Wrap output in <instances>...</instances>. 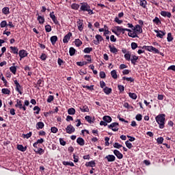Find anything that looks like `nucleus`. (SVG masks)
<instances>
[{"label": "nucleus", "instance_id": "nucleus-1", "mask_svg": "<svg viewBox=\"0 0 175 175\" xmlns=\"http://www.w3.org/2000/svg\"><path fill=\"white\" fill-rule=\"evenodd\" d=\"M116 29L118 32H122V33H125V31H126L128 33V36L130 38H139V36H137V33L135 32V31H133L132 32V29H128V28H122L121 27H117Z\"/></svg>", "mask_w": 175, "mask_h": 175}, {"label": "nucleus", "instance_id": "nucleus-2", "mask_svg": "<svg viewBox=\"0 0 175 175\" xmlns=\"http://www.w3.org/2000/svg\"><path fill=\"white\" fill-rule=\"evenodd\" d=\"M166 116L165 113L159 114L157 116H156L155 120L157 124H159V128L160 129H163L165 128V120Z\"/></svg>", "mask_w": 175, "mask_h": 175}, {"label": "nucleus", "instance_id": "nucleus-3", "mask_svg": "<svg viewBox=\"0 0 175 175\" xmlns=\"http://www.w3.org/2000/svg\"><path fill=\"white\" fill-rule=\"evenodd\" d=\"M81 5L80 10L81 12H88V14H94V12L91 10V7L88 5V3H81Z\"/></svg>", "mask_w": 175, "mask_h": 175}, {"label": "nucleus", "instance_id": "nucleus-4", "mask_svg": "<svg viewBox=\"0 0 175 175\" xmlns=\"http://www.w3.org/2000/svg\"><path fill=\"white\" fill-rule=\"evenodd\" d=\"M127 25L128 28H131L132 31H135L137 33H143V29L140 25H136L135 26H133L132 23H128Z\"/></svg>", "mask_w": 175, "mask_h": 175}, {"label": "nucleus", "instance_id": "nucleus-5", "mask_svg": "<svg viewBox=\"0 0 175 175\" xmlns=\"http://www.w3.org/2000/svg\"><path fill=\"white\" fill-rule=\"evenodd\" d=\"M118 122H113L111 124L108 125L109 129H111L113 132H117L118 131V126H119Z\"/></svg>", "mask_w": 175, "mask_h": 175}, {"label": "nucleus", "instance_id": "nucleus-6", "mask_svg": "<svg viewBox=\"0 0 175 175\" xmlns=\"http://www.w3.org/2000/svg\"><path fill=\"white\" fill-rule=\"evenodd\" d=\"M75 131H76V129L72 124L68 125L66 128V132L69 135H72V133H75Z\"/></svg>", "mask_w": 175, "mask_h": 175}, {"label": "nucleus", "instance_id": "nucleus-7", "mask_svg": "<svg viewBox=\"0 0 175 175\" xmlns=\"http://www.w3.org/2000/svg\"><path fill=\"white\" fill-rule=\"evenodd\" d=\"M154 32L157 33L156 36L157 38H160V39H163V36H165V35H166V32L163 31H159L157 29L154 30Z\"/></svg>", "mask_w": 175, "mask_h": 175}, {"label": "nucleus", "instance_id": "nucleus-8", "mask_svg": "<svg viewBox=\"0 0 175 175\" xmlns=\"http://www.w3.org/2000/svg\"><path fill=\"white\" fill-rule=\"evenodd\" d=\"M18 55L21 58V59H23V58H25V57H28V52L24 49H21L18 52Z\"/></svg>", "mask_w": 175, "mask_h": 175}, {"label": "nucleus", "instance_id": "nucleus-9", "mask_svg": "<svg viewBox=\"0 0 175 175\" xmlns=\"http://www.w3.org/2000/svg\"><path fill=\"white\" fill-rule=\"evenodd\" d=\"M70 38H72V32H68L66 36H64L63 38V43H69Z\"/></svg>", "mask_w": 175, "mask_h": 175}, {"label": "nucleus", "instance_id": "nucleus-10", "mask_svg": "<svg viewBox=\"0 0 175 175\" xmlns=\"http://www.w3.org/2000/svg\"><path fill=\"white\" fill-rule=\"evenodd\" d=\"M113 154L118 159H122L124 158V154H122V153H121L118 150H114Z\"/></svg>", "mask_w": 175, "mask_h": 175}, {"label": "nucleus", "instance_id": "nucleus-11", "mask_svg": "<svg viewBox=\"0 0 175 175\" xmlns=\"http://www.w3.org/2000/svg\"><path fill=\"white\" fill-rule=\"evenodd\" d=\"M105 159L107 160V162H114V161H116V156L113 154H108L105 157Z\"/></svg>", "mask_w": 175, "mask_h": 175}, {"label": "nucleus", "instance_id": "nucleus-12", "mask_svg": "<svg viewBox=\"0 0 175 175\" xmlns=\"http://www.w3.org/2000/svg\"><path fill=\"white\" fill-rule=\"evenodd\" d=\"M103 92H105V94L106 95H110V94H111V92H113V90L111 89V88H109L107 86H105L103 89Z\"/></svg>", "mask_w": 175, "mask_h": 175}, {"label": "nucleus", "instance_id": "nucleus-13", "mask_svg": "<svg viewBox=\"0 0 175 175\" xmlns=\"http://www.w3.org/2000/svg\"><path fill=\"white\" fill-rule=\"evenodd\" d=\"M131 62L132 65H136V63L137 62V59H139V56H136L135 55H131Z\"/></svg>", "mask_w": 175, "mask_h": 175}, {"label": "nucleus", "instance_id": "nucleus-14", "mask_svg": "<svg viewBox=\"0 0 175 175\" xmlns=\"http://www.w3.org/2000/svg\"><path fill=\"white\" fill-rule=\"evenodd\" d=\"M77 143L79 144V146H83L85 144V141H84V139L83 137H78L77 139Z\"/></svg>", "mask_w": 175, "mask_h": 175}, {"label": "nucleus", "instance_id": "nucleus-15", "mask_svg": "<svg viewBox=\"0 0 175 175\" xmlns=\"http://www.w3.org/2000/svg\"><path fill=\"white\" fill-rule=\"evenodd\" d=\"M103 120L105 121L107 124H110L113 121V118L110 117V116H105L103 117Z\"/></svg>", "mask_w": 175, "mask_h": 175}, {"label": "nucleus", "instance_id": "nucleus-16", "mask_svg": "<svg viewBox=\"0 0 175 175\" xmlns=\"http://www.w3.org/2000/svg\"><path fill=\"white\" fill-rule=\"evenodd\" d=\"M16 148L18 151H21L22 152H25V151H27V146L24 147L22 144H18Z\"/></svg>", "mask_w": 175, "mask_h": 175}, {"label": "nucleus", "instance_id": "nucleus-17", "mask_svg": "<svg viewBox=\"0 0 175 175\" xmlns=\"http://www.w3.org/2000/svg\"><path fill=\"white\" fill-rule=\"evenodd\" d=\"M95 161H91L89 162H86L85 166H86L87 167H95Z\"/></svg>", "mask_w": 175, "mask_h": 175}, {"label": "nucleus", "instance_id": "nucleus-18", "mask_svg": "<svg viewBox=\"0 0 175 175\" xmlns=\"http://www.w3.org/2000/svg\"><path fill=\"white\" fill-rule=\"evenodd\" d=\"M36 129H43L44 128V123L43 122H38L36 126Z\"/></svg>", "mask_w": 175, "mask_h": 175}, {"label": "nucleus", "instance_id": "nucleus-19", "mask_svg": "<svg viewBox=\"0 0 175 175\" xmlns=\"http://www.w3.org/2000/svg\"><path fill=\"white\" fill-rule=\"evenodd\" d=\"M161 15L163 16V17H168V18H170V17H172V14L166 11H161Z\"/></svg>", "mask_w": 175, "mask_h": 175}, {"label": "nucleus", "instance_id": "nucleus-20", "mask_svg": "<svg viewBox=\"0 0 175 175\" xmlns=\"http://www.w3.org/2000/svg\"><path fill=\"white\" fill-rule=\"evenodd\" d=\"M109 49L113 54H117L118 53V49L114 46H111V45H109Z\"/></svg>", "mask_w": 175, "mask_h": 175}, {"label": "nucleus", "instance_id": "nucleus-21", "mask_svg": "<svg viewBox=\"0 0 175 175\" xmlns=\"http://www.w3.org/2000/svg\"><path fill=\"white\" fill-rule=\"evenodd\" d=\"M58 40V37L57 36H53L51 37V42L54 46L55 43H57V41Z\"/></svg>", "mask_w": 175, "mask_h": 175}, {"label": "nucleus", "instance_id": "nucleus-22", "mask_svg": "<svg viewBox=\"0 0 175 175\" xmlns=\"http://www.w3.org/2000/svg\"><path fill=\"white\" fill-rule=\"evenodd\" d=\"M77 51H76V49L73 47H70L69 49V55L70 57H73V55H75L76 54V52Z\"/></svg>", "mask_w": 175, "mask_h": 175}, {"label": "nucleus", "instance_id": "nucleus-23", "mask_svg": "<svg viewBox=\"0 0 175 175\" xmlns=\"http://www.w3.org/2000/svg\"><path fill=\"white\" fill-rule=\"evenodd\" d=\"M68 113L70 116H75V114H76V109H75L73 107H71L68 109Z\"/></svg>", "mask_w": 175, "mask_h": 175}, {"label": "nucleus", "instance_id": "nucleus-24", "mask_svg": "<svg viewBox=\"0 0 175 175\" xmlns=\"http://www.w3.org/2000/svg\"><path fill=\"white\" fill-rule=\"evenodd\" d=\"M139 5H140V6L144 8V9H146V8H147V1H146V0H140Z\"/></svg>", "mask_w": 175, "mask_h": 175}, {"label": "nucleus", "instance_id": "nucleus-25", "mask_svg": "<svg viewBox=\"0 0 175 175\" xmlns=\"http://www.w3.org/2000/svg\"><path fill=\"white\" fill-rule=\"evenodd\" d=\"M111 76L113 79H118V75H117V71L116 70H113L111 71Z\"/></svg>", "mask_w": 175, "mask_h": 175}, {"label": "nucleus", "instance_id": "nucleus-26", "mask_svg": "<svg viewBox=\"0 0 175 175\" xmlns=\"http://www.w3.org/2000/svg\"><path fill=\"white\" fill-rule=\"evenodd\" d=\"M81 111L82 113H88L90 111V109L87 105L83 106L82 108H80Z\"/></svg>", "mask_w": 175, "mask_h": 175}, {"label": "nucleus", "instance_id": "nucleus-27", "mask_svg": "<svg viewBox=\"0 0 175 175\" xmlns=\"http://www.w3.org/2000/svg\"><path fill=\"white\" fill-rule=\"evenodd\" d=\"M34 152H36V154H39L40 155H42V154H44V150H43V148H40L38 149V150H33Z\"/></svg>", "mask_w": 175, "mask_h": 175}, {"label": "nucleus", "instance_id": "nucleus-28", "mask_svg": "<svg viewBox=\"0 0 175 175\" xmlns=\"http://www.w3.org/2000/svg\"><path fill=\"white\" fill-rule=\"evenodd\" d=\"M10 50H12L13 54H18V48L16 46H10Z\"/></svg>", "mask_w": 175, "mask_h": 175}, {"label": "nucleus", "instance_id": "nucleus-29", "mask_svg": "<svg viewBox=\"0 0 175 175\" xmlns=\"http://www.w3.org/2000/svg\"><path fill=\"white\" fill-rule=\"evenodd\" d=\"M75 46H77V47H80V46H81L83 44V42L81 40H80V39H75Z\"/></svg>", "mask_w": 175, "mask_h": 175}, {"label": "nucleus", "instance_id": "nucleus-30", "mask_svg": "<svg viewBox=\"0 0 175 175\" xmlns=\"http://www.w3.org/2000/svg\"><path fill=\"white\" fill-rule=\"evenodd\" d=\"M23 105V100L17 99L16 104L15 105V107H18L20 109Z\"/></svg>", "mask_w": 175, "mask_h": 175}, {"label": "nucleus", "instance_id": "nucleus-31", "mask_svg": "<svg viewBox=\"0 0 175 175\" xmlns=\"http://www.w3.org/2000/svg\"><path fill=\"white\" fill-rule=\"evenodd\" d=\"M129 96L131 99H134V100L137 99V94H136L135 93L129 92Z\"/></svg>", "mask_w": 175, "mask_h": 175}, {"label": "nucleus", "instance_id": "nucleus-32", "mask_svg": "<svg viewBox=\"0 0 175 175\" xmlns=\"http://www.w3.org/2000/svg\"><path fill=\"white\" fill-rule=\"evenodd\" d=\"M85 120L89 122V124H94V120H92V117L90 116H86Z\"/></svg>", "mask_w": 175, "mask_h": 175}, {"label": "nucleus", "instance_id": "nucleus-33", "mask_svg": "<svg viewBox=\"0 0 175 175\" xmlns=\"http://www.w3.org/2000/svg\"><path fill=\"white\" fill-rule=\"evenodd\" d=\"M31 136H32V132H31V131L27 134L22 135V137H23V139H29V137H31Z\"/></svg>", "mask_w": 175, "mask_h": 175}, {"label": "nucleus", "instance_id": "nucleus-34", "mask_svg": "<svg viewBox=\"0 0 175 175\" xmlns=\"http://www.w3.org/2000/svg\"><path fill=\"white\" fill-rule=\"evenodd\" d=\"M33 110L34 111V114H39V113L40 112V107H39V106H35L33 108Z\"/></svg>", "mask_w": 175, "mask_h": 175}, {"label": "nucleus", "instance_id": "nucleus-35", "mask_svg": "<svg viewBox=\"0 0 175 175\" xmlns=\"http://www.w3.org/2000/svg\"><path fill=\"white\" fill-rule=\"evenodd\" d=\"M64 166H75V163L72 161H63Z\"/></svg>", "mask_w": 175, "mask_h": 175}, {"label": "nucleus", "instance_id": "nucleus-36", "mask_svg": "<svg viewBox=\"0 0 175 175\" xmlns=\"http://www.w3.org/2000/svg\"><path fill=\"white\" fill-rule=\"evenodd\" d=\"M83 88H87V90H89L90 91H94V85H82Z\"/></svg>", "mask_w": 175, "mask_h": 175}, {"label": "nucleus", "instance_id": "nucleus-37", "mask_svg": "<svg viewBox=\"0 0 175 175\" xmlns=\"http://www.w3.org/2000/svg\"><path fill=\"white\" fill-rule=\"evenodd\" d=\"M2 94H4L5 95H9L10 94V90L8 88H3L1 90Z\"/></svg>", "mask_w": 175, "mask_h": 175}, {"label": "nucleus", "instance_id": "nucleus-38", "mask_svg": "<svg viewBox=\"0 0 175 175\" xmlns=\"http://www.w3.org/2000/svg\"><path fill=\"white\" fill-rule=\"evenodd\" d=\"M10 70L12 72V73H13V75H16V72H17V67L12 66L10 67Z\"/></svg>", "mask_w": 175, "mask_h": 175}, {"label": "nucleus", "instance_id": "nucleus-39", "mask_svg": "<svg viewBox=\"0 0 175 175\" xmlns=\"http://www.w3.org/2000/svg\"><path fill=\"white\" fill-rule=\"evenodd\" d=\"M79 8H80V5L77 3H72L71 5V8L73 9L74 10H79Z\"/></svg>", "mask_w": 175, "mask_h": 175}, {"label": "nucleus", "instance_id": "nucleus-40", "mask_svg": "<svg viewBox=\"0 0 175 175\" xmlns=\"http://www.w3.org/2000/svg\"><path fill=\"white\" fill-rule=\"evenodd\" d=\"M91 51H92V47H87V48H85L83 50V53H85V54H90Z\"/></svg>", "mask_w": 175, "mask_h": 175}, {"label": "nucleus", "instance_id": "nucleus-41", "mask_svg": "<svg viewBox=\"0 0 175 175\" xmlns=\"http://www.w3.org/2000/svg\"><path fill=\"white\" fill-rule=\"evenodd\" d=\"M96 40L100 43V42H102L103 40V37H102V36L99 35V34H96L95 36Z\"/></svg>", "mask_w": 175, "mask_h": 175}, {"label": "nucleus", "instance_id": "nucleus-42", "mask_svg": "<svg viewBox=\"0 0 175 175\" xmlns=\"http://www.w3.org/2000/svg\"><path fill=\"white\" fill-rule=\"evenodd\" d=\"M124 58L126 61H131V53H129V51L124 54Z\"/></svg>", "mask_w": 175, "mask_h": 175}, {"label": "nucleus", "instance_id": "nucleus-43", "mask_svg": "<svg viewBox=\"0 0 175 175\" xmlns=\"http://www.w3.org/2000/svg\"><path fill=\"white\" fill-rule=\"evenodd\" d=\"M167 42H170L173 41V36H172V33H168L167 36Z\"/></svg>", "mask_w": 175, "mask_h": 175}, {"label": "nucleus", "instance_id": "nucleus-44", "mask_svg": "<svg viewBox=\"0 0 175 175\" xmlns=\"http://www.w3.org/2000/svg\"><path fill=\"white\" fill-rule=\"evenodd\" d=\"M54 100V96H53V95H49V96H48V98H47V100H46V102L48 103H51V102H53Z\"/></svg>", "mask_w": 175, "mask_h": 175}, {"label": "nucleus", "instance_id": "nucleus-45", "mask_svg": "<svg viewBox=\"0 0 175 175\" xmlns=\"http://www.w3.org/2000/svg\"><path fill=\"white\" fill-rule=\"evenodd\" d=\"M2 12L3 13V14H9V13H10V12L9 11V8L8 7H5L2 9Z\"/></svg>", "mask_w": 175, "mask_h": 175}, {"label": "nucleus", "instance_id": "nucleus-46", "mask_svg": "<svg viewBox=\"0 0 175 175\" xmlns=\"http://www.w3.org/2000/svg\"><path fill=\"white\" fill-rule=\"evenodd\" d=\"M88 62H77V66H84V65H87Z\"/></svg>", "mask_w": 175, "mask_h": 175}, {"label": "nucleus", "instance_id": "nucleus-47", "mask_svg": "<svg viewBox=\"0 0 175 175\" xmlns=\"http://www.w3.org/2000/svg\"><path fill=\"white\" fill-rule=\"evenodd\" d=\"M131 46L132 50H136V49L139 47V46L137 45V43L136 42H131Z\"/></svg>", "mask_w": 175, "mask_h": 175}, {"label": "nucleus", "instance_id": "nucleus-48", "mask_svg": "<svg viewBox=\"0 0 175 175\" xmlns=\"http://www.w3.org/2000/svg\"><path fill=\"white\" fill-rule=\"evenodd\" d=\"M0 79H1L2 81L5 83V85L6 87V84H8V81H6L5 77H3V74L0 73Z\"/></svg>", "mask_w": 175, "mask_h": 175}, {"label": "nucleus", "instance_id": "nucleus-49", "mask_svg": "<svg viewBox=\"0 0 175 175\" xmlns=\"http://www.w3.org/2000/svg\"><path fill=\"white\" fill-rule=\"evenodd\" d=\"M57 64H58L59 66H62V65H64L65 62L64 60H62V59L59 57L57 59Z\"/></svg>", "mask_w": 175, "mask_h": 175}, {"label": "nucleus", "instance_id": "nucleus-50", "mask_svg": "<svg viewBox=\"0 0 175 175\" xmlns=\"http://www.w3.org/2000/svg\"><path fill=\"white\" fill-rule=\"evenodd\" d=\"M118 88L120 93L124 92V91H125V87H124V85H118Z\"/></svg>", "mask_w": 175, "mask_h": 175}, {"label": "nucleus", "instance_id": "nucleus-51", "mask_svg": "<svg viewBox=\"0 0 175 175\" xmlns=\"http://www.w3.org/2000/svg\"><path fill=\"white\" fill-rule=\"evenodd\" d=\"M77 27H78L79 31H83V29L84 28V26L83 25V23H78Z\"/></svg>", "mask_w": 175, "mask_h": 175}, {"label": "nucleus", "instance_id": "nucleus-52", "mask_svg": "<svg viewBox=\"0 0 175 175\" xmlns=\"http://www.w3.org/2000/svg\"><path fill=\"white\" fill-rule=\"evenodd\" d=\"M135 119L137 120V121H142V120H143V116H142V114L140 113H138L136 115Z\"/></svg>", "mask_w": 175, "mask_h": 175}, {"label": "nucleus", "instance_id": "nucleus-53", "mask_svg": "<svg viewBox=\"0 0 175 175\" xmlns=\"http://www.w3.org/2000/svg\"><path fill=\"white\" fill-rule=\"evenodd\" d=\"M125 144L127 148H129V150H131V148H132L133 147L132 143L129 142V141L128 140L125 142Z\"/></svg>", "mask_w": 175, "mask_h": 175}, {"label": "nucleus", "instance_id": "nucleus-54", "mask_svg": "<svg viewBox=\"0 0 175 175\" xmlns=\"http://www.w3.org/2000/svg\"><path fill=\"white\" fill-rule=\"evenodd\" d=\"M84 58H88L87 59V61L88 62H90V64H91V62H92V59H91V55H85L83 56Z\"/></svg>", "mask_w": 175, "mask_h": 175}, {"label": "nucleus", "instance_id": "nucleus-55", "mask_svg": "<svg viewBox=\"0 0 175 175\" xmlns=\"http://www.w3.org/2000/svg\"><path fill=\"white\" fill-rule=\"evenodd\" d=\"M157 142L158 144H162L163 143V137H159L157 138Z\"/></svg>", "mask_w": 175, "mask_h": 175}, {"label": "nucleus", "instance_id": "nucleus-56", "mask_svg": "<svg viewBox=\"0 0 175 175\" xmlns=\"http://www.w3.org/2000/svg\"><path fill=\"white\" fill-rule=\"evenodd\" d=\"M51 132L52 133H57V132H58V129L55 126H53L51 128Z\"/></svg>", "mask_w": 175, "mask_h": 175}, {"label": "nucleus", "instance_id": "nucleus-57", "mask_svg": "<svg viewBox=\"0 0 175 175\" xmlns=\"http://www.w3.org/2000/svg\"><path fill=\"white\" fill-rule=\"evenodd\" d=\"M99 75L100 79H106V73L104 71H100Z\"/></svg>", "mask_w": 175, "mask_h": 175}, {"label": "nucleus", "instance_id": "nucleus-58", "mask_svg": "<svg viewBox=\"0 0 175 175\" xmlns=\"http://www.w3.org/2000/svg\"><path fill=\"white\" fill-rule=\"evenodd\" d=\"M43 82H44L43 79H39V80L38 81V82H37V84H38V85L39 87H43V85H44V83H43Z\"/></svg>", "mask_w": 175, "mask_h": 175}, {"label": "nucleus", "instance_id": "nucleus-59", "mask_svg": "<svg viewBox=\"0 0 175 175\" xmlns=\"http://www.w3.org/2000/svg\"><path fill=\"white\" fill-rule=\"evenodd\" d=\"M45 31L46 32H51V26L49 25H45Z\"/></svg>", "mask_w": 175, "mask_h": 175}, {"label": "nucleus", "instance_id": "nucleus-60", "mask_svg": "<svg viewBox=\"0 0 175 175\" xmlns=\"http://www.w3.org/2000/svg\"><path fill=\"white\" fill-rule=\"evenodd\" d=\"M113 147L114 148L120 149L121 148V147H122V145L118 144V142H116L115 144H113Z\"/></svg>", "mask_w": 175, "mask_h": 175}, {"label": "nucleus", "instance_id": "nucleus-61", "mask_svg": "<svg viewBox=\"0 0 175 175\" xmlns=\"http://www.w3.org/2000/svg\"><path fill=\"white\" fill-rule=\"evenodd\" d=\"M59 140L61 146H66V142L63 138H59Z\"/></svg>", "mask_w": 175, "mask_h": 175}, {"label": "nucleus", "instance_id": "nucleus-62", "mask_svg": "<svg viewBox=\"0 0 175 175\" xmlns=\"http://www.w3.org/2000/svg\"><path fill=\"white\" fill-rule=\"evenodd\" d=\"M72 157H73L74 162L75 163H77V162H79V156H76V154H73Z\"/></svg>", "mask_w": 175, "mask_h": 175}, {"label": "nucleus", "instance_id": "nucleus-63", "mask_svg": "<svg viewBox=\"0 0 175 175\" xmlns=\"http://www.w3.org/2000/svg\"><path fill=\"white\" fill-rule=\"evenodd\" d=\"M38 23H44V18L41 16H38Z\"/></svg>", "mask_w": 175, "mask_h": 175}, {"label": "nucleus", "instance_id": "nucleus-64", "mask_svg": "<svg viewBox=\"0 0 175 175\" xmlns=\"http://www.w3.org/2000/svg\"><path fill=\"white\" fill-rule=\"evenodd\" d=\"M50 17L53 20V23H55L56 18L55 15H54V12H51Z\"/></svg>", "mask_w": 175, "mask_h": 175}]
</instances>
